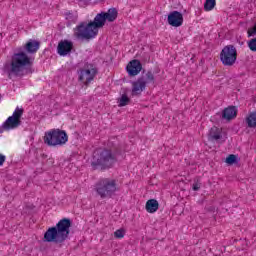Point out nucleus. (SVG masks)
I'll use <instances>...</instances> for the list:
<instances>
[{"label":"nucleus","mask_w":256,"mask_h":256,"mask_svg":"<svg viewBox=\"0 0 256 256\" xmlns=\"http://www.w3.org/2000/svg\"><path fill=\"white\" fill-rule=\"evenodd\" d=\"M117 9L110 8L107 12L97 14L93 22H82L74 29L77 39H95L101 27H105L107 21L113 23L117 19Z\"/></svg>","instance_id":"1"},{"label":"nucleus","mask_w":256,"mask_h":256,"mask_svg":"<svg viewBox=\"0 0 256 256\" xmlns=\"http://www.w3.org/2000/svg\"><path fill=\"white\" fill-rule=\"evenodd\" d=\"M31 63H33V60L27 54L18 52L13 54L11 61L4 65V71L10 79L21 77L23 71H25V67L31 65Z\"/></svg>","instance_id":"2"},{"label":"nucleus","mask_w":256,"mask_h":256,"mask_svg":"<svg viewBox=\"0 0 256 256\" xmlns=\"http://www.w3.org/2000/svg\"><path fill=\"white\" fill-rule=\"evenodd\" d=\"M69 229H71V220L64 218L60 220L56 227L49 228L44 234L46 243H63L69 237Z\"/></svg>","instance_id":"3"},{"label":"nucleus","mask_w":256,"mask_h":256,"mask_svg":"<svg viewBox=\"0 0 256 256\" xmlns=\"http://www.w3.org/2000/svg\"><path fill=\"white\" fill-rule=\"evenodd\" d=\"M117 163V157L111 153V150L97 149L93 153L91 165L94 169L100 167L101 169H110Z\"/></svg>","instance_id":"4"},{"label":"nucleus","mask_w":256,"mask_h":256,"mask_svg":"<svg viewBox=\"0 0 256 256\" xmlns=\"http://www.w3.org/2000/svg\"><path fill=\"white\" fill-rule=\"evenodd\" d=\"M95 191L101 199L111 198L117 193V182L111 178H104L97 182Z\"/></svg>","instance_id":"5"},{"label":"nucleus","mask_w":256,"mask_h":256,"mask_svg":"<svg viewBox=\"0 0 256 256\" xmlns=\"http://www.w3.org/2000/svg\"><path fill=\"white\" fill-rule=\"evenodd\" d=\"M67 141H69L67 132L60 129H52L44 135V143L49 147H62Z\"/></svg>","instance_id":"6"},{"label":"nucleus","mask_w":256,"mask_h":256,"mask_svg":"<svg viewBox=\"0 0 256 256\" xmlns=\"http://www.w3.org/2000/svg\"><path fill=\"white\" fill-rule=\"evenodd\" d=\"M155 81V76L148 72L145 76L138 78L136 81L132 82V97L141 95L143 91L147 88L148 83H153Z\"/></svg>","instance_id":"7"},{"label":"nucleus","mask_w":256,"mask_h":256,"mask_svg":"<svg viewBox=\"0 0 256 256\" xmlns=\"http://www.w3.org/2000/svg\"><path fill=\"white\" fill-rule=\"evenodd\" d=\"M220 61L225 67L235 65V61H237V49L233 45L225 46L220 53Z\"/></svg>","instance_id":"8"},{"label":"nucleus","mask_w":256,"mask_h":256,"mask_svg":"<svg viewBox=\"0 0 256 256\" xmlns=\"http://www.w3.org/2000/svg\"><path fill=\"white\" fill-rule=\"evenodd\" d=\"M23 115V109L17 107L12 116L3 123L2 129L4 131H11V129H17L21 125V117Z\"/></svg>","instance_id":"9"},{"label":"nucleus","mask_w":256,"mask_h":256,"mask_svg":"<svg viewBox=\"0 0 256 256\" xmlns=\"http://www.w3.org/2000/svg\"><path fill=\"white\" fill-rule=\"evenodd\" d=\"M97 70L93 68V65H87L85 68L80 70L79 72V79L84 85H89L95 78Z\"/></svg>","instance_id":"10"},{"label":"nucleus","mask_w":256,"mask_h":256,"mask_svg":"<svg viewBox=\"0 0 256 256\" xmlns=\"http://www.w3.org/2000/svg\"><path fill=\"white\" fill-rule=\"evenodd\" d=\"M208 139L210 141H225L227 139V133L223 132V129L214 126L208 133Z\"/></svg>","instance_id":"11"},{"label":"nucleus","mask_w":256,"mask_h":256,"mask_svg":"<svg viewBox=\"0 0 256 256\" xmlns=\"http://www.w3.org/2000/svg\"><path fill=\"white\" fill-rule=\"evenodd\" d=\"M167 21L171 27H181L183 25V14L179 11H173L168 15Z\"/></svg>","instance_id":"12"},{"label":"nucleus","mask_w":256,"mask_h":256,"mask_svg":"<svg viewBox=\"0 0 256 256\" xmlns=\"http://www.w3.org/2000/svg\"><path fill=\"white\" fill-rule=\"evenodd\" d=\"M72 49H73V42L71 41L64 40L58 44V54H60L61 57H67V55L71 53Z\"/></svg>","instance_id":"13"},{"label":"nucleus","mask_w":256,"mask_h":256,"mask_svg":"<svg viewBox=\"0 0 256 256\" xmlns=\"http://www.w3.org/2000/svg\"><path fill=\"white\" fill-rule=\"evenodd\" d=\"M126 69L129 75L135 77V75H139V73H141V62H139V60H132L128 63Z\"/></svg>","instance_id":"14"},{"label":"nucleus","mask_w":256,"mask_h":256,"mask_svg":"<svg viewBox=\"0 0 256 256\" xmlns=\"http://www.w3.org/2000/svg\"><path fill=\"white\" fill-rule=\"evenodd\" d=\"M237 117V107L230 106L223 110L222 112V119H225L226 121H231L232 119H235Z\"/></svg>","instance_id":"15"},{"label":"nucleus","mask_w":256,"mask_h":256,"mask_svg":"<svg viewBox=\"0 0 256 256\" xmlns=\"http://www.w3.org/2000/svg\"><path fill=\"white\" fill-rule=\"evenodd\" d=\"M145 210L147 213H157V211H159V201L155 199L148 200L145 205Z\"/></svg>","instance_id":"16"},{"label":"nucleus","mask_w":256,"mask_h":256,"mask_svg":"<svg viewBox=\"0 0 256 256\" xmlns=\"http://www.w3.org/2000/svg\"><path fill=\"white\" fill-rule=\"evenodd\" d=\"M40 43L37 40H29L25 45L27 53H37L39 51Z\"/></svg>","instance_id":"17"},{"label":"nucleus","mask_w":256,"mask_h":256,"mask_svg":"<svg viewBox=\"0 0 256 256\" xmlns=\"http://www.w3.org/2000/svg\"><path fill=\"white\" fill-rule=\"evenodd\" d=\"M130 102L131 99L129 98V96H127V94H122L118 99V107H127Z\"/></svg>","instance_id":"18"},{"label":"nucleus","mask_w":256,"mask_h":256,"mask_svg":"<svg viewBox=\"0 0 256 256\" xmlns=\"http://www.w3.org/2000/svg\"><path fill=\"white\" fill-rule=\"evenodd\" d=\"M248 127H256V112L249 114L247 118Z\"/></svg>","instance_id":"19"},{"label":"nucleus","mask_w":256,"mask_h":256,"mask_svg":"<svg viewBox=\"0 0 256 256\" xmlns=\"http://www.w3.org/2000/svg\"><path fill=\"white\" fill-rule=\"evenodd\" d=\"M65 19H66V21H68L69 24L75 23L77 21V14L72 13V12H66Z\"/></svg>","instance_id":"20"},{"label":"nucleus","mask_w":256,"mask_h":256,"mask_svg":"<svg viewBox=\"0 0 256 256\" xmlns=\"http://www.w3.org/2000/svg\"><path fill=\"white\" fill-rule=\"evenodd\" d=\"M127 234V230L125 228H119L114 232L115 239H123L125 235Z\"/></svg>","instance_id":"21"},{"label":"nucleus","mask_w":256,"mask_h":256,"mask_svg":"<svg viewBox=\"0 0 256 256\" xmlns=\"http://www.w3.org/2000/svg\"><path fill=\"white\" fill-rule=\"evenodd\" d=\"M216 2L215 0H206L204 4L205 11H213L215 9Z\"/></svg>","instance_id":"22"},{"label":"nucleus","mask_w":256,"mask_h":256,"mask_svg":"<svg viewBox=\"0 0 256 256\" xmlns=\"http://www.w3.org/2000/svg\"><path fill=\"white\" fill-rule=\"evenodd\" d=\"M226 163L227 165H235L237 163V157L234 154H230L226 157Z\"/></svg>","instance_id":"23"},{"label":"nucleus","mask_w":256,"mask_h":256,"mask_svg":"<svg viewBox=\"0 0 256 256\" xmlns=\"http://www.w3.org/2000/svg\"><path fill=\"white\" fill-rule=\"evenodd\" d=\"M199 189H201V184L199 183L193 184V191H199Z\"/></svg>","instance_id":"24"},{"label":"nucleus","mask_w":256,"mask_h":256,"mask_svg":"<svg viewBox=\"0 0 256 256\" xmlns=\"http://www.w3.org/2000/svg\"><path fill=\"white\" fill-rule=\"evenodd\" d=\"M5 159H7L5 155L0 154V167H2L3 163H5Z\"/></svg>","instance_id":"25"}]
</instances>
